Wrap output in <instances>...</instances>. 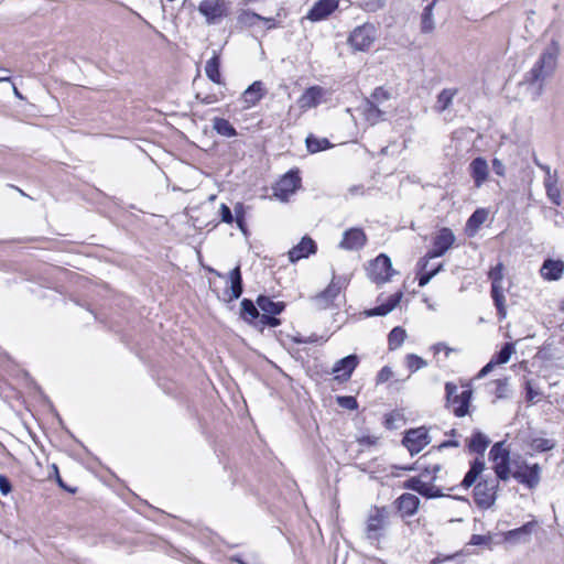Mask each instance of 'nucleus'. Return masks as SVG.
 I'll return each mask as SVG.
<instances>
[{
    "label": "nucleus",
    "instance_id": "24",
    "mask_svg": "<svg viewBox=\"0 0 564 564\" xmlns=\"http://www.w3.org/2000/svg\"><path fill=\"white\" fill-rule=\"evenodd\" d=\"M265 93L267 90L261 80L253 82L242 94V100L246 107H254L264 97Z\"/></svg>",
    "mask_w": 564,
    "mask_h": 564
},
{
    "label": "nucleus",
    "instance_id": "23",
    "mask_svg": "<svg viewBox=\"0 0 564 564\" xmlns=\"http://www.w3.org/2000/svg\"><path fill=\"white\" fill-rule=\"evenodd\" d=\"M402 297H403V292L398 291V292L393 293L392 295H390L386 302H382L379 305L367 310L365 312V314L369 317L386 316L399 305Z\"/></svg>",
    "mask_w": 564,
    "mask_h": 564
},
{
    "label": "nucleus",
    "instance_id": "6",
    "mask_svg": "<svg viewBox=\"0 0 564 564\" xmlns=\"http://www.w3.org/2000/svg\"><path fill=\"white\" fill-rule=\"evenodd\" d=\"M346 285L347 279L345 276H336L334 274L329 285L311 299L315 308L318 311L329 308Z\"/></svg>",
    "mask_w": 564,
    "mask_h": 564
},
{
    "label": "nucleus",
    "instance_id": "8",
    "mask_svg": "<svg viewBox=\"0 0 564 564\" xmlns=\"http://www.w3.org/2000/svg\"><path fill=\"white\" fill-rule=\"evenodd\" d=\"M376 40V29L370 23H365L355 28L349 37V45L356 51H367Z\"/></svg>",
    "mask_w": 564,
    "mask_h": 564
},
{
    "label": "nucleus",
    "instance_id": "15",
    "mask_svg": "<svg viewBox=\"0 0 564 564\" xmlns=\"http://www.w3.org/2000/svg\"><path fill=\"white\" fill-rule=\"evenodd\" d=\"M229 288L225 290L226 300L231 302L238 300L243 293V281L240 264H237L226 276Z\"/></svg>",
    "mask_w": 564,
    "mask_h": 564
},
{
    "label": "nucleus",
    "instance_id": "9",
    "mask_svg": "<svg viewBox=\"0 0 564 564\" xmlns=\"http://www.w3.org/2000/svg\"><path fill=\"white\" fill-rule=\"evenodd\" d=\"M455 236L452 229L447 227L441 228L432 239V249L425 256L427 259H434L444 256L454 245Z\"/></svg>",
    "mask_w": 564,
    "mask_h": 564
},
{
    "label": "nucleus",
    "instance_id": "29",
    "mask_svg": "<svg viewBox=\"0 0 564 564\" xmlns=\"http://www.w3.org/2000/svg\"><path fill=\"white\" fill-rule=\"evenodd\" d=\"M489 443H490L489 438L484 433L476 431L473 433L471 437L469 438L467 447L470 453L484 455Z\"/></svg>",
    "mask_w": 564,
    "mask_h": 564
},
{
    "label": "nucleus",
    "instance_id": "22",
    "mask_svg": "<svg viewBox=\"0 0 564 564\" xmlns=\"http://www.w3.org/2000/svg\"><path fill=\"white\" fill-rule=\"evenodd\" d=\"M325 94V89L321 86H312L305 89L300 96L297 105L301 109H311L318 106Z\"/></svg>",
    "mask_w": 564,
    "mask_h": 564
},
{
    "label": "nucleus",
    "instance_id": "10",
    "mask_svg": "<svg viewBox=\"0 0 564 564\" xmlns=\"http://www.w3.org/2000/svg\"><path fill=\"white\" fill-rule=\"evenodd\" d=\"M430 442L429 431L424 426L406 431L402 440V444L412 456L419 454Z\"/></svg>",
    "mask_w": 564,
    "mask_h": 564
},
{
    "label": "nucleus",
    "instance_id": "57",
    "mask_svg": "<svg viewBox=\"0 0 564 564\" xmlns=\"http://www.w3.org/2000/svg\"><path fill=\"white\" fill-rule=\"evenodd\" d=\"M524 389H525V400L528 402H532L539 395V392L533 388L530 380L525 381Z\"/></svg>",
    "mask_w": 564,
    "mask_h": 564
},
{
    "label": "nucleus",
    "instance_id": "37",
    "mask_svg": "<svg viewBox=\"0 0 564 564\" xmlns=\"http://www.w3.org/2000/svg\"><path fill=\"white\" fill-rule=\"evenodd\" d=\"M213 129L219 135L227 138H232L238 134L236 128L229 122V120L220 117H215L213 119Z\"/></svg>",
    "mask_w": 564,
    "mask_h": 564
},
{
    "label": "nucleus",
    "instance_id": "61",
    "mask_svg": "<svg viewBox=\"0 0 564 564\" xmlns=\"http://www.w3.org/2000/svg\"><path fill=\"white\" fill-rule=\"evenodd\" d=\"M246 218V209L242 203H237L234 207V220Z\"/></svg>",
    "mask_w": 564,
    "mask_h": 564
},
{
    "label": "nucleus",
    "instance_id": "53",
    "mask_svg": "<svg viewBox=\"0 0 564 564\" xmlns=\"http://www.w3.org/2000/svg\"><path fill=\"white\" fill-rule=\"evenodd\" d=\"M422 496L427 498V499H433V498L444 497V494L442 492L441 488L431 485V481H430V482L426 484L425 489H424Z\"/></svg>",
    "mask_w": 564,
    "mask_h": 564
},
{
    "label": "nucleus",
    "instance_id": "30",
    "mask_svg": "<svg viewBox=\"0 0 564 564\" xmlns=\"http://www.w3.org/2000/svg\"><path fill=\"white\" fill-rule=\"evenodd\" d=\"M458 89L457 88H444L436 97V102L434 106V109L436 112L442 113L445 110H447L452 102L454 97L457 95Z\"/></svg>",
    "mask_w": 564,
    "mask_h": 564
},
{
    "label": "nucleus",
    "instance_id": "1",
    "mask_svg": "<svg viewBox=\"0 0 564 564\" xmlns=\"http://www.w3.org/2000/svg\"><path fill=\"white\" fill-rule=\"evenodd\" d=\"M558 56L560 44L557 41L552 40L532 67L524 73L521 85L525 87L533 101H536L543 95L547 79L555 73Z\"/></svg>",
    "mask_w": 564,
    "mask_h": 564
},
{
    "label": "nucleus",
    "instance_id": "38",
    "mask_svg": "<svg viewBox=\"0 0 564 564\" xmlns=\"http://www.w3.org/2000/svg\"><path fill=\"white\" fill-rule=\"evenodd\" d=\"M364 113L367 121H369L371 124L382 120L384 115V112L379 109L378 105L375 104L373 100H366Z\"/></svg>",
    "mask_w": 564,
    "mask_h": 564
},
{
    "label": "nucleus",
    "instance_id": "26",
    "mask_svg": "<svg viewBox=\"0 0 564 564\" xmlns=\"http://www.w3.org/2000/svg\"><path fill=\"white\" fill-rule=\"evenodd\" d=\"M256 303L263 314L279 315L285 308L284 302H274L271 297L262 294L257 297Z\"/></svg>",
    "mask_w": 564,
    "mask_h": 564
},
{
    "label": "nucleus",
    "instance_id": "32",
    "mask_svg": "<svg viewBox=\"0 0 564 564\" xmlns=\"http://www.w3.org/2000/svg\"><path fill=\"white\" fill-rule=\"evenodd\" d=\"M436 2L437 0L430 2L421 13V32L424 34L431 33L435 29L433 11Z\"/></svg>",
    "mask_w": 564,
    "mask_h": 564
},
{
    "label": "nucleus",
    "instance_id": "54",
    "mask_svg": "<svg viewBox=\"0 0 564 564\" xmlns=\"http://www.w3.org/2000/svg\"><path fill=\"white\" fill-rule=\"evenodd\" d=\"M219 215H220V219L223 223H225V224L234 223V213L228 205H226L224 203L220 205Z\"/></svg>",
    "mask_w": 564,
    "mask_h": 564
},
{
    "label": "nucleus",
    "instance_id": "13",
    "mask_svg": "<svg viewBox=\"0 0 564 564\" xmlns=\"http://www.w3.org/2000/svg\"><path fill=\"white\" fill-rule=\"evenodd\" d=\"M339 7V0H317L305 18L312 22L326 20Z\"/></svg>",
    "mask_w": 564,
    "mask_h": 564
},
{
    "label": "nucleus",
    "instance_id": "59",
    "mask_svg": "<svg viewBox=\"0 0 564 564\" xmlns=\"http://www.w3.org/2000/svg\"><path fill=\"white\" fill-rule=\"evenodd\" d=\"M490 536L481 535V534H474L470 538V544L471 545H484L490 542Z\"/></svg>",
    "mask_w": 564,
    "mask_h": 564
},
{
    "label": "nucleus",
    "instance_id": "48",
    "mask_svg": "<svg viewBox=\"0 0 564 564\" xmlns=\"http://www.w3.org/2000/svg\"><path fill=\"white\" fill-rule=\"evenodd\" d=\"M337 404L347 410H357L358 409V402L355 397L351 395H338L336 397Z\"/></svg>",
    "mask_w": 564,
    "mask_h": 564
},
{
    "label": "nucleus",
    "instance_id": "64",
    "mask_svg": "<svg viewBox=\"0 0 564 564\" xmlns=\"http://www.w3.org/2000/svg\"><path fill=\"white\" fill-rule=\"evenodd\" d=\"M495 366L497 365L490 359V361L480 369L478 377L487 376L494 369Z\"/></svg>",
    "mask_w": 564,
    "mask_h": 564
},
{
    "label": "nucleus",
    "instance_id": "2",
    "mask_svg": "<svg viewBox=\"0 0 564 564\" xmlns=\"http://www.w3.org/2000/svg\"><path fill=\"white\" fill-rule=\"evenodd\" d=\"M389 509L384 506H375L370 509L365 529L367 540L373 543L379 542L382 539L383 532L389 523Z\"/></svg>",
    "mask_w": 564,
    "mask_h": 564
},
{
    "label": "nucleus",
    "instance_id": "20",
    "mask_svg": "<svg viewBox=\"0 0 564 564\" xmlns=\"http://www.w3.org/2000/svg\"><path fill=\"white\" fill-rule=\"evenodd\" d=\"M431 259H427V256H424L421 258L417 262V284L420 288H423L429 284V282L440 272L443 270V263H438L435 267L429 265V261Z\"/></svg>",
    "mask_w": 564,
    "mask_h": 564
},
{
    "label": "nucleus",
    "instance_id": "33",
    "mask_svg": "<svg viewBox=\"0 0 564 564\" xmlns=\"http://www.w3.org/2000/svg\"><path fill=\"white\" fill-rule=\"evenodd\" d=\"M240 317L249 324H252L256 319H259L260 314L258 305H256L254 302L250 299H243L240 303Z\"/></svg>",
    "mask_w": 564,
    "mask_h": 564
},
{
    "label": "nucleus",
    "instance_id": "62",
    "mask_svg": "<svg viewBox=\"0 0 564 564\" xmlns=\"http://www.w3.org/2000/svg\"><path fill=\"white\" fill-rule=\"evenodd\" d=\"M458 446H459V442L458 441H456V440H447V441H443L435 448L437 451H443V449L448 448V447H458Z\"/></svg>",
    "mask_w": 564,
    "mask_h": 564
},
{
    "label": "nucleus",
    "instance_id": "41",
    "mask_svg": "<svg viewBox=\"0 0 564 564\" xmlns=\"http://www.w3.org/2000/svg\"><path fill=\"white\" fill-rule=\"evenodd\" d=\"M514 351V345L512 343H505L503 346L500 348L499 351H497L491 360L496 364V365H503V364H507L510 358H511V355L513 354Z\"/></svg>",
    "mask_w": 564,
    "mask_h": 564
},
{
    "label": "nucleus",
    "instance_id": "11",
    "mask_svg": "<svg viewBox=\"0 0 564 564\" xmlns=\"http://www.w3.org/2000/svg\"><path fill=\"white\" fill-rule=\"evenodd\" d=\"M512 477L529 489H534L541 480V467L536 463H523L512 473Z\"/></svg>",
    "mask_w": 564,
    "mask_h": 564
},
{
    "label": "nucleus",
    "instance_id": "25",
    "mask_svg": "<svg viewBox=\"0 0 564 564\" xmlns=\"http://www.w3.org/2000/svg\"><path fill=\"white\" fill-rule=\"evenodd\" d=\"M541 275L547 281H557L564 272V262L562 260L546 259L541 267Z\"/></svg>",
    "mask_w": 564,
    "mask_h": 564
},
{
    "label": "nucleus",
    "instance_id": "36",
    "mask_svg": "<svg viewBox=\"0 0 564 564\" xmlns=\"http://www.w3.org/2000/svg\"><path fill=\"white\" fill-rule=\"evenodd\" d=\"M306 149L310 153H317L333 148L332 142L327 138H317L308 134L305 139Z\"/></svg>",
    "mask_w": 564,
    "mask_h": 564
},
{
    "label": "nucleus",
    "instance_id": "28",
    "mask_svg": "<svg viewBox=\"0 0 564 564\" xmlns=\"http://www.w3.org/2000/svg\"><path fill=\"white\" fill-rule=\"evenodd\" d=\"M198 11L206 18L208 23L215 22L224 14L223 8L218 2L204 0L199 3Z\"/></svg>",
    "mask_w": 564,
    "mask_h": 564
},
{
    "label": "nucleus",
    "instance_id": "35",
    "mask_svg": "<svg viewBox=\"0 0 564 564\" xmlns=\"http://www.w3.org/2000/svg\"><path fill=\"white\" fill-rule=\"evenodd\" d=\"M220 58L217 54H214L205 65V73L208 79H210L215 84H221V75H220Z\"/></svg>",
    "mask_w": 564,
    "mask_h": 564
},
{
    "label": "nucleus",
    "instance_id": "14",
    "mask_svg": "<svg viewBox=\"0 0 564 564\" xmlns=\"http://www.w3.org/2000/svg\"><path fill=\"white\" fill-rule=\"evenodd\" d=\"M301 184V177L297 171H289L286 174L282 176V178L276 183L274 188L275 195L281 199H286L291 194H293Z\"/></svg>",
    "mask_w": 564,
    "mask_h": 564
},
{
    "label": "nucleus",
    "instance_id": "4",
    "mask_svg": "<svg viewBox=\"0 0 564 564\" xmlns=\"http://www.w3.org/2000/svg\"><path fill=\"white\" fill-rule=\"evenodd\" d=\"M457 390L458 388L455 383H445L446 406L453 405L454 415L457 417H463L468 413L473 392L469 389H465L458 394Z\"/></svg>",
    "mask_w": 564,
    "mask_h": 564
},
{
    "label": "nucleus",
    "instance_id": "47",
    "mask_svg": "<svg viewBox=\"0 0 564 564\" xmlns=\"http://www.w3.org/2000/svg\"><path fill=\"white\" fill-rule=\"evenodd\" d=\"M509 459H503V462H498L496 463L495 465V473H496V478L497 481L498 480H508L509 479V475H510V464H509Z\"/></svg>",
    "mask_w": 564,
    "mask_h": 564
},
{
    "label": "nucleus",
    "instance_id": "52",
    "mask_svg": "<svg viewBox=\"0 0 564 564\" xmlns=\"http://www.w3.org/2000/svg\"><path fill=\"white\" fill-rule=\"evenodd\" d=\"M259 324L262 326L278 327L281 325V319L276 315L262 314L259 317Z\"/></svg>",
    "mask_w": 564,
    "mask_h": 564
},
{
    "label": "nucleus",
    "instance_id": "16",
    "mask_svg": "<svg viewBox=\"0 0 564 564\" xmlns=\"http://www.w3.org/2000/svg\"><path fill=\"white\" fill-rule=\"evenodd\" d=\"M316 252V242L310 236H304L297 245L290 249L288 256L290 262L295 263L302 259H306L310 256L315 254Z\"/></svg>",
    "mask_w": 564,
    "mask_h": 564
},
{
    "label": "nucleus",
    "instance_id": "31",
    "mask_svg": "<svg viewBox=\"0 0 564 564\" xmlns=\"http://www.w3.org/2000/svg\"><path fill=\"white\" fill-rule=\"evenodd\" d=\"M544 186L546 191L547 198L556 206L562 204L561 191L557 186V176L556 173L554 175H549V177L544 178Z\"/></svg>",
    "mask_w": 564,
    "mask_h": 564
},
{
    "label": "nucleus",
    "instance_id": "42",
    "mask_svg": "<svg viewBox=\"0 0 564 564\" xmlns=\"http://www.w3.org/2000/svg\"><path fill=\"white\" fill-rule=\"evenodd\" d=\"M238 20L240 23L248 24V25L254 24L256 21H264L267 23L273 21V19H271V18H264V17H262L253 11H250V10L242 11L239 14Z\"/></svg>",
    "mask_w": 564,
    "mask_h": 564
},
{
    "label": "nucleus",
    "instance_id": "5",
    "mask_svg": "<svg viewBox=\"0 0 564 564\" xmlns=\"http://www.w3.org/2000/svg\"><path fill=\"white\" fill-rule=\"evenodd\" d=\"M368 279L377 285L384 284L390 281L394 270L392 269L391 259L380 253L371 260L366 269Z\"/></svg>",
    "mask_w": 564,
    "mask_h": 564
},
{
    "label": "nucleus",
    "instance_id": "49",
    "mask_svg": "<svg viewBox=\"0 0 564 564\" xmlns=\"http://www.w3.org/2000/svg\"><path fill=\"white\" fill-rule=\"evenodd\" d=\"M386 6V0H364L359 7L366 12H377Z\"/></svg>",
    "mask_w": 564,
    "mask_h": 564
},
{
    "label": "nucleus",
    "instance_id": "19",
    "mask_svg": "<svg viewBox=\"0 0 564 564\" xmlns=\"http://www.w3.org/2000/svg\"><path fill=\"white\" fill-rule=\"evenodd\" d=\"M468 170L475 186L477 188L481 187L489 175V166L486 159H484L482 156L475 158L469 163Z\"/></svg>",
    "mask_w": 564,
    "mask_h": 564
},
{
    "label": "nucleus",
    "instance_id": "21",
    "mask_svg": "<svg viewBox=\"0 0 564 564\" xmlns=\"http://www.w3.org/2000/svg\"><path fill=\"white\" fill-rule=\"evenodd\" d=\"M397 510L404 517H412L417 512L420 499L413 494H402L394 501Z\"/></svg>",
    "mask_w": 564,
    "mask_h": 564
},
{
    "label": "nucleus",
    "instance_id": "12",
    "mask_svg": "<svg viewBox=\"0 0 564 564\" xmlns=\"http://www.w3.org/2000/svg\"><path fill=\"white\" fill-rule=\"evenodd\" d=\"M359 365V357L355 354L348 355L337 360L333 366L334 380L346 382L351 378L352 372Z\"/></svg>",
    "mask_w": 564,
    "mask_h": 564
},
{
    "label": "nucleus",
    "instance_id": "3",
    "mask_svg": "<svg viewBox=\"0 0 564 564\" xmlns=\"http://www.w3.org/2000/svg\"><path fill=\"white\" fill-rule=\"evenodd\" d=\"M488 279L491 282L490 294L494 301V304L497 308V315L500 321L505 319L507 316V308L505 304V295L502 288L503 280V264L498 262L495 267L490 268L488 272Z\"/></svg>",
    "mask_w": 564,
    "mask_h": 564
},
{
    "label": "nucleus",
    "instance_id": "60",
    "mask_svg": "<svg viewBox=\"0 0 564 564\" xmlns=\"http://www.w3.org/2000/svg\"><path fill=\"white\" fill-rule=\"evenodd\" d=\"M492 171L498 176H505V173H506L505 164L497 158H495L492 160Z\"/></svg>",
    "mask_w": 564,
    "mask_h": 564
},
{
    "label": "nucleus",
    "instance_id": "50",
    "mask_svg": "<svg viewBox=\"0 0 564 564\" xmlns=\"http://www.w3.org/2000/svg\"><path fill=\"white\" fill-rule=\"evenodd\" d=\"M495 391L494 393L498 399H505L508 397L509 383L507 378L495 380Z\"/></svg>",
    "mask_w": 564,
    "mask_h": 564
},
{
    "label": "nucleus",
    "instance_id": "55",
    "mask_svg": "<svg viewBox=\"0 0 564 564\" xmlns=\"http://www.w3.org/2000/svg\"><path fill=\"white\" fill-rule=\"evenodd\" d=\"M392 376H393L392 369L388 366H384L383 368H381V370L377 375V378H376L377 384L387 382L389 379L392 378Z\"/></svg>",
    "mask_w": 564,
    "mask_h": 564
},
{
    "label": "nucleus",
    "instance_id": "27",
    "mask_svg": "<svg viewBox=\"0 0 564 564\" xmlns=\"http://www.w3.org/2000/svg\"><path fill=\"white\" fill-rule=\"evenodd\" d=\"M485 469V462L480 458H475L470 463L469 470L465 474L460 486L465 489L470 488Z\"/></svg>",
    "mask_w": 564,
    "mask_h": 564
},
{
    "label": "nucleus",
    "instance_id": "17",
    "mask_svg": "<svg viewBox=\"0 0 564 564\" xmlns=\"http://www.w3.org/2000/svg\"><path fill=\"white\" fill-rule=\"evenodd\" d=\"M367 243V236L360 228H350L343 235L339 248L345 250H359Z\"/></svg>",
    "mask_w": 564,
    "mask_h": 564
},
{
    "label": "nucleus",
    "instance_id": "63",
    "mask_svg": "<svg viewBox=\"0 0 564 564\" xmlns=\"http://www.w3.org/2000/svg\"><path fill=\"white\" fill-rule=\"evenodd\" d=\"M455 556H456V554H454V555H441L440 554L431 561V564H443L446 561L453 560Z\"/></svg>",
    "mask_w": 564,
    "mask_h": 564
},
{
    "label": "nucleus",
    "instance_id": "43",
    "mask_svg": "<svg viewBox=\"0 0 564 564\" xmlns=\"http://www.w3.org/2000/svg\"><path fill=\"white\" fill-rule=\"evenodd\" d=\"M489 457L494 462H503V459L510 458V453L507 448L503 447L502 442L495 443L489 452Z\"/></svg>",
    "mask_w": 564,
    "mask_h": 564
},
{
    "label": "nucleus",
    "instance_id": "51",
    "mask_svg": "<svg viewBox=\"0 0 564 564\" xmlns=\"http://www.w3.org/2000/svg\"><path fill=\"white\" fill-rule=\"evenodd\" d=\"M390 99V94L388 90H386L383 87H377L370 98H368L367 100H373L375 104H381L383 101H387Z\"/></svg>",
    "mask_w": 564,
    "mask_h": 564
},
{
    "label": "nucleus",
    "instance_id": "18",
    "mask_svg": "<svg viewBox=\"0 0 564 564\" xmlns=\"http://www.w3.org/2000/svg\"><path fill=\"white\" fill-rule=\"evenodd\" d=\"M536 527V521H529L523 525L509 530L503 534L506 542L518 544L528 543L531 540V535Z\"/></svg>",
    "mask_w": 564,
    "mask_h": 564
},
{
    "label": "nucleus",
    "instance_id": "7",
    "mask_svg": "<svg viewBox=\"0 0 564 564\" xmlns=\"http://www.w3.org/2000/svg\"><path fill=\"white\" fill-rule=\"evenodd\" d=\"M499 482L495 478L481 479L474 487V500L478 508L489 509L497 499Z\"/></svg>",
    "mask_w": 564,
    "mask_h": 564
},
{
    "label": "nucleus",
    "instance_id": "44",
    "mask_svg": "<svg viewBox=\"0 0 564 564\" xmlns=\"http://www.w3.org/2000/svg\"><path fill=\"white\" fill-rule=\"evenodd\" d=\"M405 365L411 373L416 372L417 370L427 366V362L420 356L415 354H408L405 356Z\"/></svg>",
    "mask_w": 564,
    "mask_h": 564
},
{
    "label": "nucleus",
    "instance_id": "45",
    "mask_svg": "<svg viewBox=\"0 0 564 564\" xmlns=\"http://www.w3.org/2000/svg\"><path fill=\"white\" fill-rule=\"evenodd\" d=\"M531 447L535 452L544 453L552 451L555 447V443L553 440L550 438L535 437L531 442Z\"/></svg>",
    "mask_w": 564,
    "mask_h": 564
},
{
    "label": "nucleus",
    "instance_id": "39",
    "mask_svg": "<svg viewBox=\"0 0 564 564\" xmlns=\"http://www.w3.org/2000/svg\"><path fill=\"white\" fill-rule=\"evenodd\" d=\"M440 464H434L431 466H424L420 460H417L413 466L406 468L408 470H420L422 477H429L430 481H434L437 477V473L441 470Z\"/></svg>",
    "mask_w": 564,
    "mask_h": 564
},
{
    "label": "nucleus",
    "instance_id": "56",
    "mask_svg": "<svg viewBox=\"0 0 564 564\" xmlns=\"http://www.w3.org/2000/svg\"><path fill=\"white\" fill-rule=\"evenodd\" d=\"M12 491V485L10 479L6 476L0 474V492L3 496L9 495Z\"/></svg>",
    "mask_w": 564,
    "mask_h": 564
},
{
    "label": "nucleus",
    "instance_id": "34",
    "mask_svg": "<svg viewBox=\"0 0 564 564\" xmlns=\"http://www.w3.org/2000/svg\"><path fill=\"white\" fill-rule=\"evenodd\" d=\"M488 213L484 208L476 209L466 223V231L473 236L479 227L486 221Z\"/></svg>",
    "mask_w": 564,
    "mask_h": 564
},
{
    "label": "nucleus",
    "instance_id": "40",
    "mask_svg": "<svg viewBox=\"0 0 564 564\" xmlns=\"http://www.w3.org/2000/svg\"><path fill=\"white\" fill-rule=\"evenodd\" d=\"M405 338H406V333L402 327L397 326V327L392 328L388 335L389 349L390 350L398 349L404 343Z\"/></svg>",
    "mask_w": 564,
    "mask_h": 564
},
{
    "label": "nucleus",
    "instance_id": "58",
    "mask_svg": "<svg viewBox=\"0 0 564 564\" xmlns=\"http://www.w3.org/2000/svg\"><path fill=\"white\" fill-rule=\"evenodd\" d=\"M54 469H55V473H56V481L58 484V486L64 489L65 491L67 492H70V494H75L77 491V488L76 487H70V486H67L64 480L61 478L59 474H58V469H57V466L54 465Z\"/></svg>",
    "mask_w": 564,
    "mask_h": 564
},
{
    "label": "nucleus",
    "instance_id": "46",
    "mask_svg": "<svg viewBox=\"0 0 564 564\" xmlns=\"http://www.w3.org/2000/svg\"><path fill=\"white\" fill-rule=\"evenodd\" d=\"M427 482L423 481L421 477H410L403 482V488L417 492L422 496Z\"/></svg>",
    "mask_w": 564,
    "mask_h": 564
}]
</instances>
